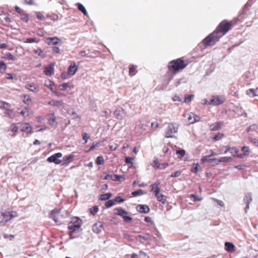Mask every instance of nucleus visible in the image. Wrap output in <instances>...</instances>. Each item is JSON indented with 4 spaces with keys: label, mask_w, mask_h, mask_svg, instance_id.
<instances>
[{
    "label": "nucleus",
    "mask_w": 258,
    "mask_h": 258,
    "mask_svg": "<svg viewBox=\"0 0 258 258\" xmlns=\"http://www.w3.org/2000/svg\"><path fill=\"white\" fill-rule=\"evenodd\" d=\"M11 129L14 132H17L18 131V127L15 123H13L11 125Z\"/></svg>",
    "instance_id": "nucleus-62"
},
{
    "label": "nucleus",
    "mask_w": 258,
    "mask_h": 258,
    "mask_svg": "<svg viewBox=\"0 0 258 258\" xmlns=\"http://www.w3.org/2000/svg\"><path fill=\"white\" fill-rule=\"evenodd\" d=\"M154 167H156L157 168H160V164L158 162V160H155L154 161V164L153 165Z\"/></svg>",
    "instance_id": "nucleus-64"
},
{
    "label": "nucleus",
    "mask_w": 258,
    "mask_h": 258,
    "mask_svg": "<svg viewBox=\"0 0 258 258\" xmlns=\"http://www.w3.org/2000/svg\"><path fill=\"white\" fill-rule=\"evenodd\" d=\"M222 122H216L213 124L211 126V130L213 131H216L220 130L221 128Z\"/></svg>",
    "instance_id": "nucleus-23"
},
{
    "label": "nucleus",
    "mask_w": 258,
    "mask_h": 258,
    "mask_svg": "<svg viewBox=\"0 0 258 258\" xmlns=\"http://www.w3.org/2000/svg\"><path fill=\"white\" fill-rule=\"evenodd\" d=\"M234 248L235 245L232 242H226L225 243V249L226 251L231 252L234 250Z\"/></svg>",
    "instance_id": "nucleus-20"
},
{
    "label": "nucleus",
    "mask_w": 258,
    "mask_h": 258,
    "mask_svg": "<svg viewBox=\"0 0 258 258\" xmlns=\"http://www.w3.org/2000/svg\"><path fill=\"white\" fill-rule=\"evenodd\" d=\"M104 160L102 156H98L97 158L96 163L97 165H102L104 164Z\"/></svg>",
    "instance_id": "nucleus-39"
},
{
    "label": "nucleus",
    "mask_w": 258,
    "mask_h": 258,
    "mask_svg": "<svg viewBox=\"0 0 258 258\" xmlns=\"http://www.w3.org/2000/svg\"><path fill=\"white\" fill-rule=\"evenodd\" d=\"M232 22L226 20L222 21L217 28L216 30L203 40V43L205 46L214 45L219 39L225 35L232 27Z\"/></svg>",
    "instance_id": "nucleus-1"
},
{
    "label": "nucleus",
    "mask_w": 258,
    "mask_h": 258,
    "mask_svg": "<svg viewBox=\"0 0 258 258\" xmlns=\"http://www.w3.org/2000/svg\"><path fill=\"white\" fill-rule=\"evenodd\" d=\"M181 174V172L179 171H176L175 172L172 173L170 175V177H178Z\"/></svg>",
    "instance_id": "nucleus-61"
},
{
    "label": "nucleus",
    "mask_w": 258,
    "mask_h": 258,
    "mask_svg": "<svg viewBox=\"0 0 258 258\" xmlns=\"http://www.w3.org/2000/svg\"><path fill=\"white\" fill-rule=\"evenodd\" d=\"M136 67L134 66H131L129 69V74L131 76H134L135 75V72Z\"/></svg>",
    "instance_id": "nucleus-50"
},
{
    "label": "nucleus",
    "mask_w": 258,
    "mask_h": 258,
    "mask_svg": "<svg viewBox=\"0 0 258 258\" xmlns=\"http://www.w3.org/2000/svg\"><path fill=\"white\" fill-rule=\"evenodd\" d=\"M145 194H146V192H144L143 190H142V189H139V190H136V191H134L132 192V195L134 197H137V196H141V195H144Z\"/></svg>",
    "instance_id": "nucleus-33"
},
{
    "label": "nucleus",
    "mask_w": 258,
    "mask_h": 258,
    "mask_svg": "<svg viewBox=\"0 0 258 258\" xmlns=\"http://www.w3.org/2000/svg\"><path fill=\"white\" fill-rule=\"evenodd\" d=\"M62 156L61 153H56L51 155L47 159V161L49 163H54L55 164H60L62 163L61 160L59 159Z\"/></svg>",
    "instance_id": "nucleus-5"
},
{
    "label": "nucleus",
    "mask_w": 258,
    "mask_h": 258,
    "mask_svg": "<svg viewBox=\"0 0 258 258\" xmlns=\"http://www.w3.org/2000/svg\"><path fill=\"white\" fill-rule=\"evenodd\" d=\"M136 210L140 213L147 214L150 211V208L146 205H139L136 207Z\"/></svg>",
    "instance_id": "nucleus-11"
},
{
    "label": "nucleus",
    "mask_w": 258,
    "mask_h": 258,
    "mask_svg": "<svg viewBox=\"0 0 258 258\" xmlns=\"http://www.w3.org/2000/svg\"><path fill=\"white\" fill-rule=\"evenodd\" d=\"M160 183V182L158 181L156 182L155 183L152 184L151 186V191H154V193L157 192L158 194V191H160V189L158 187L159 184Z\"/></svg>",
    "instance_id": "nucleus-22"
},
{
    "label": "nucleus",
    "mask_w": 258,
    "mask_h": 258,
    "mask_svg": "<svg viewBox=\"0 0 258 258\" xmlns=\"http://www.w3.org/2000/svg\"><path fill=\"white\" fill-rule=\"evenodd\" d=\"M192 114H194V113L190 112L188 114V116L187 117L188 121L190 123H194L196 122V119L192 117Z\"/></svg>",
    "instance_id": "nucleus-47"
},
{
    "label": "nucleus",
    "mask_w": 258,
    "mask_h": 258,
    "mask_svg": "<svg viewBox=\"0 0 258 258\" xmlns=\"http://www.w3.org/2000/svg\"><path fill=\"white\" fill-rule=\"evenodd\" d=\"M193 166L191 171L195 173H197L200 169V166L198 163H194L193 164Z\"/></svg>",
    "instance_id": "nucleus-40"
},
{
    "label": "nucleus",
    "mask_w": 258,
    "mask_h": 258,
    "mask_svg": "<svg viewBox=\"0 0 258 258\" xmlns=\"http://www.w3.org/2000/svg\"><path fill=\"white\" fill-rule=\"evenodd\" d=\"M46 128H47V127L45 125H43L41 126H40V125L36 126V129L38 131H44Z\"/></svg>",
    "instance_id": "nucleus-59"
},
{
    "label": "nucleus",
    "mask_w": 258,
    "mask_h": 258,
    "mask_svg": "<svg viewBox=\"0 0 258 258\" xmlns=\"http://www.w3.org/2000/svg\"><path fill=\"white\" fill-rule=\"evenodd\" d=\"M137 239L140 242L143 243L144 241H151L150 234L146 233L145 235H139L137 237Z\"/></svg>",
    "instance_id": "nucleus-15"
},
{
    "label": "nucleus",
    "mask_w": 258,
    "mask_h": 258,
    "mask_svg": "<svg viewBox=\"0 0 258 258\" xmlns=\"http://www.w3.org/2000/svg\"><path fill=\"white\" fill-rule=\"evenodd\" d=\"M98 211V207L97 206L92 207L90 209V212L91 214L95 215Z\"/></svg>",
    "instance_id": "nucleus-42"
},
{
    "label": "nucleus",
    "mask_w": 258,
    "mask_h": 258,
    "mask_svg": "<svg viewBox=\"0 0 258 258\" xmlns=\"http://www.w3.org/2000/svg\"><path fill=\"white\" fill-rule=\"evenodd\" d=\"M74 158V156L73 155H69V156H66L63 157V159L62 161V163L60 164L61 165H63L66 164H68L72 161V160Z\"/></svg>",
    "instance_id": "nucleus-17"
},
{
    "label": "nucleus",
    "mask_w": 258,
    "mask_h": 258,
    "mask_svg": "<svg viewBox=\"0 0 258 258\" xmlns=\"http://www.w3.org/2000/svg\"><path fill=\"white\" fill-rule=\"evenodd\" d=\"M186 67V64L180 59H177L171 61L168 64V68L170 71L176 72L182 70Z\"/></svg>",
    "instance_id": "nucleus-2"
},
{
    "label": "nucleus",
    "mask_w": 258,
    "mask_h": 258,
    "mask_svg": "<svg viewBox=\"0 0 258 258\" xmlns=\"http://www.w3.org/2000/svg\"><path fill=\"white\" fill-rule=\"evenodd\" d=\"M56 120L54 114H51L50 117L48 119V122L49 124L52 125Z\"/></svg>",
    "instance_id": "nucleus-48"
},
{
    "label": "nucleus",
    "mask_w": 258,
    "mask_h": 258,
    "mask_svg": "<svg viewBox=\"0 0 258 258\" xmlns=\"http://www.w3.org/2000/svg\"><path fill=\"white\" fill-rule=\"evenodd\" d=\"M2 216H3V218L5 219V222L7 223L9 221H10L13 218L17 217V214L15 212H5L2 213Z\"/></svg>",
    "instance_id": "nucleus-10"
},
{
    "label": "nucleus",
    "mask_w": 258,
    "mask_h": 258,
    "mask_svg": "<svg viewBox=\"0 0 258 258\" xmlns=\"http://www.w3.org/2000/svg\"><path fill=\"white\" fill-rule=\"evenodd\" d=\"M176 153L177 154L179 155L181 157H183L185 154V151L183 149L176 150Z\"/></svg>",
    "instance_id": "nucleus-56"
},
{
    "label": "nucleus",
    "mask_w": 258,
    "mask_h": 258,
    "mask_svg": "<svg viewBox=\"0 0 258 258\" xmlns=\"http://www.w3.org/2000/svg\"><path fill=\"white\" fill-rule=\"evenodd\" d=\"M39 42L38 40H36L35 38H28L26 39L25 42L26 43H37Z\"/></svg>",
    "instance_id": "nucleus-52"
},
{
    "label": "nucleus",
    "mask_w": 258,
    "mask_h": 258,
    "mask_svg": "<svg viewBox=\"0 0 258 258\" xmlns=\"http://www.w3.org/2000/svg\"><path fill=\"white\" fill-rule=\"evenodd\" d=\"M70 86L68 83H62L59 86V89L60 90H64L65 89L69 88Z\"/></svg>",
    "instance_id": "nucleus-54"
},
{
    "label": "nucleus",
    "mask_w": 258,
    "mask_h": 258,
    "mask_svg": "<svg viewBox=\"0 0 258 258\" xmlns=\"http://www.w3.org/2000/svg\"><path fill=\"white\" fill-rule=\"evenodd\" d=\"M225 100V98L223 96H213L210 101V103L213 105H219L222 104Z\"/></svg>",
    "instance_id": "nucleus-6"
},
{
    "label": "nucleus",
    "mask_w": 258,
    "mask_h": 258,
    "mask_svg": "<svg viewBox=\"0 0 258 258\" xmlns=\"http://www.w3.org/2000/svg\"><path fill=\"white\" fill-rule=\"evenodd\" d=\"M179 125L176 123H169L166 130V137L167 138H173V134L178 132Z\"/></svg>",
    "instance_id": "nucleus-3"
},
{
    "label": "nucleus",
    "mask_w": 258,
    "mask_h": 258,
    "mask_svg": "<svg viewBox=\"0 0 258 258\" xmlns=\"http://www.w3.org/2000/svg\"><path fill=\"white\" fill-rule=\"evenodd\" d=\"M104 179H111L113 181H122L125 179L123 175H118L116 174H107L104 177Z\"/></svg>",
    "instance_id": "nucleus-7"
},
{
    "label": "nucleus",
    "mask_w": 258,
    "mask_h": 258,
    "mask_svg": "<svg viewBox=\"0 0 258 258\" xmlns=\"http://www.w3.org/2000/svg\"><path fill=\"white\" fill-rule=\"evenodd\" d=\"M6 69V64L3 61L0 60V73L4 72Z\"/></svg>",
    "instance_id": "nucleus-36"
},
{
    "label": "nucleus",
    "mask_w": 258,
    "mask_h": 258,
    "mask_svg": "<svg viewBox=\"0 0 258 258\" xmlns=\"http://www.w3.org/2000/svg\"><path fill=\"white\" fill-rule=\"evenodd\" d=\"M27 89L33 92H37L39 91V89L38 86H35L30 84L28 85Z\"/></svg>",
    "instance_id": "nucleus-32"
},
{
    "label": "nucleus",
    "mask_w": 258,
    "mask_h": 258,
    "mask_svg": "<svg viewBox=\"0 0 258 258\" xmlns=\"http://www.w3.org/2000/svg\"><path fill=\"white\" fill-rule=\"evenodd\" d=\"M246 94L250 97L258 96V88L256 89H249L246 91Z\"/></svg>",
    "instance_id": "nucleus-18"
},
{
    "label": "nucleus",
    "mask_w": 258,
    "mask_h": 258,
    "mask_svg": "<svg viewBox=\"0 0 258 258\" xmlns=\"http://www.w3.org/2000/svg\"><path fill=\"white\" fill-rule=\"evenodd\" d=\"M249 141L250 143H251L252 144H253L254 146L258 147V140L256 139L252 138H249Z\"/></svg>",
    "instance_id": "nucleus-53"
},
{
    "label": "nucleus",
    "mask_w": 258,
    "mask_h": 258,
    "mask_svg": "<svg viewBox=\"0 0 258 258\" xmlns=\"http://www.w3.org/2000/svg\"><path fill=\"white\" fill-rule=\"evenodd\" d=\"M59 210H53L50 214V217L55 223L59 222L57 215L59 213Z\"/></svg>",
    "instance_id": "nucleus-19"
},
{
    "label": "nucleus",
    "mask_w": 258,
    "mask_h": 258,
    "mask_svg": "<svg viewBox=\"0 0 258 258\" xmlns=\"http://www.w3.org/2000/svg\"><path fill=\"white\" fill-rule=\"evenodd\" d=\"M103 225L101 222H98L93 225L92 230L96 233H99L103 229Z\"/></svg>",
    "instance_id": "nucleus-12"
},
{
    "label": "nucleus",
    "mask_w": 258,
    "mask_h": 258,
    "mask_svg": "<svg viewBox=\"0 0 258 258\" xmlns=\"http://www.w3.org/2000/svg\"><path fill=\"white\" fill-rule=\"evenodd\" d=\"M76 6H77L78 10L81 11L84 15L88 16V13L87 11L84 6L82 4L77 3L76 4Z\"/></svg>",
    "instance_id": "nucleus-25"
},
{
    "label": "nucleus",
    "mask_w": 258,
    "mask_h": 258,
    "mask_svg": "<svg viewBox=\"0 0 258 258\" xmlns=\"http://www.w3.org/2000/svg\"><path fill=\"white\" fill-rule=\"evenodd\" d=\"M210 156H205L202 157L201 159V162L202 163H205L207 161H208Z\"/></svg>",
    "instance_id": "nucleus-63"
},
{
    "label": "nucleus",
    "mask_w": 258,
    "mask_h": 258,
    "mask_svg": "<svg viewBox=\"0 0 258 258\" xmlns=\"http://www.w3.org/2000/svg\"><path fill=\"white\" fill-rule=\"evenodd\" d=\"M112 196V194L110 192L106 193L101 195L100 199L101 201H105L109 199Z\"/></svg>",
    "instance_id": "nucleus-31"
},
{
    "label": "nucleus",
    "mask_w": 258,
    "mask_h": 258,
    "mask_svg": "<svg viewBox=\"0 0 258 258\" xmlns=\"http://www.w3.org/2000/svg\"><path fill=\"white\" fill-rule=\"evenodd\" d=\"M252 195L250 192H247L245 194L243 201L244 203L246 204V206L244 208L245 213H247L248 210L249 208V204L252 201Z\"/></svg>",
    "instance_id": "nucleus-9"
},
{
    "label": "nucleus",
    "mask_w": 258,
    "mask_h": 258,
    "mask_svg": "<svg viewBox=\"0 0 258 258\" xmlns=\"http://www.w3.org/2000/svg\"><path fill=\"white\" fill-rule=\"evenodd\" d=\"M159 234L158 232L152 233L151 235L150 234L151 241L158 242L159 241Z\"/></svg>",
    "instance_id": "nucleus-24"
},
{
    "label": "nucleus",
    "mask_w": 258,
    "mask_h": 258,
    "mask_svg": "<svg viewBox=\"0 0 258 258\" xmlns=\"http://www.w3.org/2000/svg\"><path fill=\"white\" fill-rule=\"evenodd\" d=\"M155 195L159 202H160L163 204H165L166 202V196L162 194H160V191H158V194H157V192L155 193Z\"/></svg>",
    "instance_id": "nucleus-16"
},
{
    "label": "nucleus",
    "mask_w": 258,
    "mask_h": 258,
    "mask_svg": "<svg viewBox=\"0 0 258 258\" xmlns=\"http://www.w3.org/2000/svg\"><path fill=\"white\" fill-rule=\"evenodd\" d=\"M34 52L35 54H38L39 56H41L42 58H44L45 57V54L44 53L43 51L40 48H38L36 50H34Z\"/></svg>",
    "instance_id": "nucleus-35"
},
{
    "label": "nucleus",
    "mask_w": 258,
    "mask_h": 258,
    "mask_svg": "<svg viewBox=\"0 0 258 258\" xmlns=\"http://www.w3.org/2000/svg\"><path fill=\"white\" fill-rule=\"evenodd\" d=\"M11 105L9 103L6 102L1 101L0 102V108L6 109L7 107H10Z\"/></svg>",
    "instance_id": "nucleus-44"
},
{
    "label": "nucleus",
    "mask_w": 258,
    "mask_h": 258,
    "mask_svg": "<svg viewBox=\"0 0 258 258\" xmlns=\"http://www.w3.org/2000/svg\"><path fill=\"white\" fill-rule=\"evenodd\" d=\"M48 104L54 106H61L63 104V102L60 101L51 100L48 102Z\"/></svg>",
    "instance_id": "nucleus-26"
},
{
    "label": "nucleus",
    "mask_w": 258,
    "mask_h": 258,
    "mask_svg": "<svg viewBox=\"0 0 258 258\" xmlns=\"http://www.w3.org/2000/svg\"><path fill=\"white\" fill-rule=\"evenodd\" d=\"M45 42L48 45H55L61 43V41L57 37H53L46 38Z\"/></svg>",
    "instance_id": "nucleus-8"
},
{
    "label": "nucleus",
    "mask_w": 258,
    "mask_h": 258,
    "mask_svg": "<svg viewBox=\"0 0 258 258\" xmlns=\"http://www.w3.org/2000/svg\"><path fill=\"white\" fill-rule=\"evenodd\" d=\"M256 129H257V125H256V124H253L250 125L249 127H248L246 128V132L248 133V132H250L251 131H256Z\"/></svg>",
    "instance_id": "nucleus-38"
},
{
    "label": "nucleus",
    "mask_w": 258,
    "mask_h": 258,
    "mask_svg": "<svg viewBox=\"0 0 258 258\" xmlns=\"http://www.w3.org/2000/svg\"><path fill=\"white\" fill-rule=\"evenodd\" d=\"M78 70V67L76 64L75 62L71 64L68 70V75L70 76H73L75 74Z\"/></svg>",
    "instance_id": "nucleus-13"
},
{
    "label": "nucleus",
    "mask_w": 258,
    "mask_h": 258,
    "mask_svg": "<svg viewBox=\"0 0 258 258\" xmlns=\"http://www.w3.org/2000/svg\"><path fill=\"white\" fill-rule=\"evenodd\" d=\"M24 117L29 116V109L27 107H25L21 112L19 113Z\"/></svg>",
    "instance_id": "nucleus-34"
},
{
    "label": "nucleus",
    "mask_w": 258,
    "mask_h": 258,
    "mask_svg": "<svg viewBox=\"0 0 258 258\" xmlns=\"http://www.w3.org/2000/svg\"><path fill=\"white\" fill-rule=\"evenodd\" d=\"M4 58L8 60H12L13 61H15L17 59V58L13 56L11 53L10 52H6L5 54V55L4 56Z\"/></svg>",
    "instance_id": "nucleus-30"
},
{
    "label": "nucleus",
    "mask_w": 258,
    "mask_h": 258,
    "mask_svg": "<svg viewBox=\"0 0 258 258\" xmlns=\"http://www.w3.org/2000/svg\"><path fill=\"white\" fill-rule=\"evenodd\" d=\"M10 107H7L6 108V111L5 112V113L10 116H11L13 113V110L9 108Z\"/></svg>",
    "instance_id": "nucleus-58"
},
{
    "label": "nucleus",
    "mask_w": 258,
    "mask_h": 258,
    "mask_svg": "<svg viewBox=\"0 0 258 258\" xmlns=\"http://www.w3.org/2000/svg\"><path fill=\"white\" fill-rule=\"evenodd\" d=\"M114 212L115 215H119L123 218V220L126 222H130L132 220V218L127 216V212L121 208H115L114 209Z\"/></svg>",
    "instance_id": "nucleus-4"
},
{
    "label": "nucleus",
    "mask_w": 258,
    "mask_h": 258,
    "mask_svg": "<svg viewBox=\"0 0 258 258\" xmlns=\"http://www.w3.org/2000/svg\"><path fill=\"white\" fill-rule=\"evenodd\" d=\"M123 109H119V110H116L114 112V115H115V116L117 118H119L120 116H121V114L123 113Z\"/></svg>",
    "instance_id": "nucleus-46"
},
{
    "label": "nucleus",
    "mask_w": 258,
    "mask_h": 258,
    "mask_svg": "<svg viewBox=\"0 0 258 258\" xmlns=\"http://www.w3.org/2000/svg\"><path fill=\"white\" fill-rule=\"evenodd\" d=\"M82 137H83V140L85 141L84 143L86 144L87 142L88 139L89 138V136H88V135L87 133H84L82 134Z\"/></svg>",
    "instance_id": "nucleus-60"
},
{
    "label": "nucleus",
    "mask_w": 258,
    "mask_h": 258,
    "mask_svg": "<svg viewBox=\"0 0 258 258\" xmlns=\"http://www.w3.org/2000/svg\"><path fill=\"white\" fill-rule=\"evenodd\" d=\"M115 202L114 200H108L105 203V206L107 208H109L115 205Z\"/></svg>",
    "instance_id": "nucleus-41"
},
{
    "label": "nucleus",
    "mask_w": 258,
    "mask_h": 258,
    "mask_svg": "<svg viewBox=\"0 0 258 258\" xmlns=\"http://www.w3.org/2000/svg\"><path fill=\"white\" fill-rule=\"evenodd\" d=\"M194 95L193 94L185 95L184 97V102H187L191 101L194 98Z\"/></svg>",
    "instance_id": "nucleus-43"
},
{
    "label": "nucleus",
    "mask_w": 258,
    "mask_h": 258,
    "mask_svg": "<svg viewBox=\"0 0 258 258\" xmlns=\"http://www.w3.org/2000/svg\"><path fill=\"white\" fill-rule=\"evenodd\" d=\"M239 152V150L235 147H231L230 152L234 156H236L240 158H243L242 154H237Z\"/></svg>",
    "instance_id": "nucleus-21"
},
{
    "label": "nucleus",
    "mask_w": 258,
    "mask_h": 258,
    "mask_svg": "<svg viewBox=\"0 0 258 258\" xmlns=\"http://www.w3.org/2000/svg\"><path fill=\"white\" fill-rule=\"evenodd\" d=\"M24 102L27 105H29L32 102V99L29 97V96L24 95Z\"/></svg>",
    "instance_id": "nucleus-45"
},
{
    "label": "nucleus",
    "mask_w": 258,
    "mask_h": 258,
    "mask_svg": "<svg viewBox=\"0 0 258 258\" xmlns=\"http://www.w3.org/2000/svg\"><path fill=\"white\" fill-rule=\"evenodd\" d=\"M44 72L46 76H51L54 73V64H50L48 66L45 67Z\"/></svg>",
    "instance_id": "nucleus-14"
},
{
    "label": "nucleus",
    "mask_w": 258,
    "mask_h": 258,
    "mask_svg": "<svg viewBox=\"0 0 258 258\" xmlns=\"http://www.w3.org/2000/svg\"><path fill=\"white\" fill-rule=\"evenodd\" d=\"M223 136H224V134L219 133L213 137V139L215 141H218V140H220L221 139H222V138Z\"/></svg>",
    "instance_id": "nucleus-55"
},
{
    "label": "nucleus",
    "mask_w": 258,
    "mask_h": 258,
    "mask_svg": "<svg viewBox=\"0 0 258 258\" xmlns=\"http://www.w3.org/2000/svg\"><path fill=\"white\" fill-rule=\"evenodd\" d=\"M20 15L21 20H22L23 21L25 22H28L29 18L27 14L25 12H23V13H21V14H20Z\"/></svg>",
    "instance_id": "nucleus-37"
},
{
    "label": "nucleus",
    "mask_w": 258,
    "mask_h": 258,
    "mask_svg": "<svg viewBox=\"0 0 258 258\" xmlns=\"http://www.w3.org/2000/svg\"><path fill=\"white\" fill-rule=\"evenodd\" d=\"M232 161L231 157H223L218 159V162L216 163L218 164L220 162H229Z\"/></svg>",
    "instance_id": "nucleus-29"
},
{
    "label": "nucleus",
    "mask_w": 258,
    "mask_h": 258,
    "mask_svg": "<svg viewBox=\"0 0 258 258\" xmlns=\"http://www.w3.org/2000/svg\"><path fill=\"white\" fill-rule=\"evenodd\" d=\"M81 227V225L80 223L78 224H72V225H70L68 226V228L72 230V231H75L77 230H78L80 227Z\"/></svg>",
    "instance_id": "nucleus-28"
},
{
    "label": "nucleus",
    "mask_w": 258,
    "mask_h": 258,
    "mask_svg": "<svg viewBox=\"0 0 258 258\" xmlns=\"http://www.w3.org/2000/svg\"><path fill=\"white\" fill-rule=\"evenodd\" d=\"M115 203H122L124 201V200L121 198L120 196H117L115 197V198L114 199Z\"/></svg>",
    "instance_id": "nucleus-57"
},
{
    "label": "nucleus",
    "mask_w": 258,
    "mask_h": 258,
    "mask_svg": "<svg viewBox=\"0 0 258 258\" xmlns=\"http://www.w3.org/2000/svg\"><path fill=\"white\" fill-rule=\"evenodd\" d=\"M32 130L31 126L28 123H24L22 126V131L27 133L31 132Z\"/></svg>",
    "instance_id": "nucleus-27"
},
{
    "label": "nucleus",
    "mask_w": 258,
    "mask_h": 258,
    "mask_svg": "<svg viewBox=\"0 0 258 258\" xmlns=\"http://www.w3.org/2000/svg\"><path fill=\"white\" fill-rule=\"evenodd\" d=\"M242 151L243 152V155H247L249 154V148L247 146H243L241 149Z\"/></svg>",
    "instance_id": "nucleus-49"
},
{
    "label": "nucleus",
    "mask_w": 258,
    "mask_h": 258,
    "mask_svg": "<svg viewBox=\"0 0 258 258\" xmlns=\"http://www.w3.org/2000/svg\"><path fill=\"white\" fill-rule=\"evenodd\" d=\"M36 16L37 18L39 20H44L45 19V17L39 12H36Z\"/></svg>",
    "instance_id": "nucleus-51"
}]
</instances>
